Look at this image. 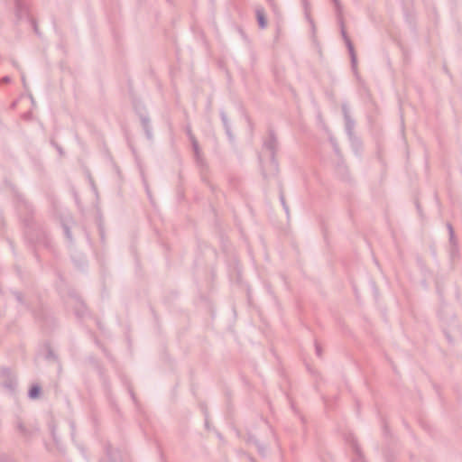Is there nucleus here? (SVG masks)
I'll return each mask as SVG.
<instances>
[{"label":"nucleus","instance_id":"nucleus-1","mask_svg":"<svg viewBox=\"0 0 462 462\" xmlns=\"http://www.w3.org/2000/svg\"><path fill=\"white\" fill-rule=\"evenodd\" d=\"M188 134L189 136V139L192 143V145H193V149H194V152H195V155L197 158L199 157V143L197 140H195L194 136L191 134L190 131L188 130Z\"/></svg>","mask_w":462,"mask_h":462},{"label":"nucleus","instance_id":"nucleus-2","mask_svg":"<svg viewBox=\"0 0 462 462\" xmlns=\"http://www.w3.org/2000/svg\"><path fill=\"white\" fill-rule=\"evenodd\" d=\"M40 387L38 385H33L29 391V397L32 399H35L39 396Z\"/></svg>","mask_w":462,"mask_h":462},{"label":"nucleus","instance_id":"nucleus-3","mask_svg":"<svg viewBox=\"0 0 462 462\" xmlns=\"http://www.w3.org/2000/svg\"><path fill=\"white\" fill-rule=\"evenodd\" d=\"M257 18H258V21H259V23L262 27H264L265 26V20H264V15H263V12H260L258 11L257 13Z\"/></svg>","mask_w":462,"mask_h":462},{"label":"nucleus","instance_id":"nucleus-4","mask_svg":"<svg viewBox=\"0 0 462 462\" xmlns=\"http://www.w3.org/2000/svg\"><path fill=\"white\" fill-rule=\"evenodd\" d=\"M3 81H4V82H9V81H10V78H9V77H5V78L3 79Z\"/></svg>","mask_w":462,"mask_h":462},{"label":"nucleus","instance_id":"nucleus-5","mask_svg":"<svg viewBox=\"0 0 462 462\" xmlns=\"http://www.w3.org/2000/svg\"><path fill=\"white\" fill-rule=\"evenodd\" d=\"M6 387L12 388V384H5Z\"/></svg>","mask_w":462,"mask_h":462},{"label":"nucleus","instance_id":"nucleus-6","mask_svg":"<svg viewBox=\"0 0 462 462\" xmlns=\"http://www.w3.org/2000/svg\"><path fill=\"white\" fill-rule=\"evenodd\" d=\"M146 187V192L149 194V189H148V187L145 185Z\"/></svg>","mask_w":462,"mask_h":462}]
</instances>
